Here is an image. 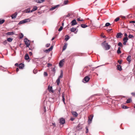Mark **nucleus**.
I'll return each mask as SVG.
<instances>
[{
  "label": "nucleus",
  "instance_id": "nucleus-1",
  "mask_svg": "<svg viewBox=\"0 0 135 135\" xmlns=\"http://www.w3.org/2000/svg\"><path fill=\"white\" fill-rule=\"evenodd\" d=\"M24 41L25 42L26 47H28L30 45V42L29 40L26 38L24 39Z\"/></svg>",
  "mask_w": 135,
  "mask_h": 135
},
{
  "label": "nucleus",
  "instance_id": "nucleus-2",
  "mask_svg": "<svg viewBox=\"0 0 135 135\" xmlns=\"http://www.w3.org/2000/svg\"><path fill=\"white\" fill-rule=\"evenodd\" d=\"M90 78L88 76H86L83 79V82L84 83L88 82L90 80Z\"/></svg>",
  "mask_w": 135,
  "mask_h": 135
},
{
  "label": "nucleus",
  "instance_id": "nucleus-3",
  "mask_svg": "<svg viewBox=\"0 0 135 135\" xmlns=\"http://www.w3.org/2000/svg\"><path fill=\"white\" fill-rule=\"evenodd\" d=\"M93 116V115H91L89 117H88V122L89 124H90L91 122Z\"/></svg>",
  "mask_w": 135,
  "mask_h": 135
},
{
  "label": "nucleus",
  "instance_id": "nucleus-4",
  "mask_svg": "<svg viewBox=\"0 0 135 135\" xmlns=\"http://www.w3.org/2000/svg\"><path fill=\"white\" fill-rule=\"evenodd\" d=\"M59 122L61 124H64L65 122V119L63 118H60L59 119Z\"/></svg>",
  "mask_w": 135,
  "mask_h": 135
},
{
  "label": "nucleus",
  "instance_id": "nucleus-5",
  "mask_svg": "<svg viewBox=\"0 0 135 135\" xmlns=\"http://www.w3.org/2000/svg\"><path fill=\"white\" fill-rule=\"evenodd\" d=\"M76 28H72L71 30L70 31L72 32H74L75 34L77 33L78 32V31H76Z\"/></svg>",
  "mask_w": 135,
  "mask_h": 135
},
{
  "label": "nucleus",
  "instance_id": "nucleus-6",
  "mask_svg": "<svg viewBox=\"0 0 135 135\" xmlns=\"http://www.w3.org/2000/svg\"><path fill=\"white\" fill-rule=\"evenodd\" d=\"M53 47L52 46H51L48 49L44 51V52L46 53H47L50 51H51L53 49Z\"/></svg>",
  "mask_w": 135,
  "mask_h": 135
},
{
  "label": "nucleus",
  "instance_id": "nucleus-7",
  "mask_svg": "<svg viewBox=\"0 0 135 135\" xmlns=\"http://www.w3.org/2000/svg\"><path fill=\"white\" fill-rule=\"evenodd\" d=\"M48 89L49 92H51L52 93H54V91L52 90V86H50V85L48 86Z\"/></svg>",
  "mask_w": 135,
  "mask_h": 135
},
{
  "label": "nucleus",
  "instance_id": "nucleus-8",
  "mask_svg": "<svg viewBox=\"0 0 135 135\" xmlns=\"http://www.w3.org/2000/svg\"><path fill=\"white\" fill-rule=\"evenodd\" d=\"M64 62V59L61 60L60 62L59 65L60 67H62L63 65V62Z\"/></svg>",
  "mask_w": 135,
  "mask_h": 135
},
{
  "label": "nucleus",
  "instance_id": "nucleus-9",
  "mask_svg": "<svg viewBox=\"0 0 135 135\" xmlns=\"http://www.w3.org/2000/svg\"><path fill=\"white\" fill-rule=\"evenodd\" d=\"M71 26H73L77 24V22L75 20H73L71 22Z\"/></svg>",
  "mask_w": 135,
  "mask_h": 135
},
{
  "label": "nucleus",
  "instance_id": "nucleus-10",
  "mask_svg": "<svg viewBox=\"0 0 135 135\" xmlns=\"http://www.w3.org/2000/svg\"><path fill=\"white\" fill-rule=\"evenodd\" d=\"M59 6V5H57L54 6L53 7L50 9V11L53 10L58 8Z\"/></svg>",
  "mask_w": 135,
  "mask_h": 135
},
{
  "label": "nucleus",
  "instance_id": "nucleus-11",
  "mask_svg": "<svg viewBox=\"0 0 135 135\" xmlns=\"http://www.w3.org/2000/svg\"><path fill=\"white\" fill-rule=\"evenodd\" d=\"M71 113L75 117H77L78 115V114L76 112L74 111L71 112Z\"/></svg>",
  "mask_w": 135,
  "mask_h": 135
},
{
  "label": "nucleus",
  "instance_id": "nucleus-12",
  "mask_svg": "<svg viewBox=\"0 0 135 135\" xmlns=\"http://www.w3.org/2000/svg\"><path fill=\"white\" fill-rule=\"evenodd\" d=\"M122 35V34L121 33H118L117 34L116 36V37L118 38H121L122 37L121 36Z\"/></svg>",
  "mask_w": 135,
  "mask_h": 135
},
{
  "label": "nucleus",
  "instance_id": "nucleus-13",
  "mask_svg": "<svg viewBox=\"0 0 135 135\" xmlns=\"http://www.w3.org/2000/svg\"><path fill=\"white\" fill-rule=\"evenodd\" d=\"M17 15V13H15L14 14L11 16L12 19H14L16 18Z\"/></svg>",
  "mask_w": 135,
  "mask_h": 135
},
{
  "label": "nucleus",
  "instance_id": "nucleus-14",
  "mask_svg": "<svg viewBox=\"0 0 135 135\" xmlns=\"http://www.w3.org/2000/svg\"><path fill=\"white\" fill-rule=\"evenodd\" d=\"M105 50H107L110 49V46L108 44V43H107L106 45L105 46Z\"/></svg>",
  "mask_w": 135,
  "mask_h": 135
},
{
  "label": "nucleus",
  "instance_id": "nucleus-15",
  "mask_svg": "<svg viewBox=\"0 0 135 135\" xmlns=\"http://www.w3.org/2000/svg\"><path fill=\"white\" fill-rule=\"evenodd\" d=\"M127 61L129 63L131 61V56H128L127 58Z\"/></svg>",
  "mask_w": 135,
  "mask_h": 135
},
{
  "label": "nucleus",
  "instance_id": "nucleus-16",
  "mask_svg": "<svg viewBox=\"0 0 135 135\" xmlns=\"http://www.w3.org/2000/svg\"><path fill=\"white\" fill-rule=\"evenodd\" d=\"M127 38H124L123 39V40L124 41V42L123 43V44L124 45H125L126 44V43L127 42V40H128L126 39Z\"/></svg>",
  "mask_w": 135,
  "mask_h": 135
},
{
  "label": "nucleus",
  "instance_id": "nucleus-17",
  "mask_svg": "<svg viewBox=\"0 0 135 135\" xmlns=\"http://www.w3.org/2000/svg\"><path fill=\"white\" fill-rule=\"evenodd\" d=\"M117 69L118 70L121 71L122 70V67L121 65H117Z\"/></svg>",
  "mask_w": 135,
  "mask_h": 135
},
{
  "label": "nucleus",
  "instance_id": "nucleus-18",
  "mask_svg": "<svg viewBox=\"0 0 135 135\" xmlns=\"http://www.w3.org/2000/svg\"><path fill=\"white\" fill-rule=\"evenodd\" d=\"M18 66L20 69H22L24 67V65L23 64L21 63Z\"/></svg>",
  "mask_w": 135,
  "mask_h": 135
},
{
  "label": "nucleus",
  "instance_id": "nucleus-19",
  "mask_svg": "<svg viewBox=\"0 0 135 135\" xmlns=\"http://www.w3.org/2000/svg\"><path fill=\"white\" fill-rule=\"evenodd\" d=\"M64 95H65V94L63 92L62 93V100L64 102V104H65V98H64Z\"/></svg>",
  "mask_w": 135,
  "mask_h": 135
},
{
  "label": "nucleus",
  "instance_id": "nucleus-20",
  "mask_svg": "<svg viewBox=\"0 0 135 135\" xmlns=\"http://www.w3.org/2000/svg\"><path fill=\"white\" fill-rule=\"evenodd\" d=\"M29 59V57L28 55L27 54H26L25 56V59L26 60H28Z\"/></svg>",
  "mask_w": 135,
  "mask_h": 135
},
{
  "label": "nucleus",
  "instance_id": "nucleus-21",
  "mask_svg": "<svg viewBox=\"0 0 135 135\" xmlns=\"http://www.w3.org/2000/svg\"><path fill=\"white\" fill-rule=\"evenodd\" d=\"M63 73L62 70H61V73L60 74V75L59 77L58 78H59L60 79V78H62L63 76Z\"/></svg>",
  "mask_w": 135,
  "mask_h": 135
},
{
  "label": "nucleus",
  "instance_id": "nucleus-22",
  "mask_svg": "<svg viewBox=\"0 0 135 135\" xmlns=\"http://www.w3.org/2000/svg\"><path fill=\"white\" fill-rule=\"evenodd\" d=\"M37 7L36 6H34L33 7V9L31 10V12H33L34 11L37 10Z\"/></svg>",
  "mask_w": 135,
  "mask_h": 135
},
{
  "label": "nucleus",
  "instance_id": "nucleus-23",
  "mask_svg": "<svg viewBox=\"0 0 135 135\" xmlns=\"http://www.w3.org/2000/svg\"><path fill=\"white\" fill-rule=\"evenodd\" d=\"M67 45H68V44L67 43H65V45L63 47V51L64 50L66 49L67 47Z\"/></svg>",
  "mask_w": 135,
  "mask_h": 135
},
{
  "label": "nucleus",
  "instance_id": "nucleus-24",
  "mask_svg": "<svg viewBox=\"0 0 135 135\" xmlns=\"http://www.w3.org/2000/svg\"><path fill=\"white\" fill-rule=\"evenodd\" d=\"M7 35H12L14 34V33L13 32H8L6 33Z\"/></svg>",
  "mask_w": 135,
  "mask_h": 135
},
{
  "label": "nucleus",
  "instance_id": "nucleus-25",
  "mask_svg": "<svg viewBox=\"0 0 135 135\" xmlns=\"http://www.w3.org/2000/svg\"><path fill=\"white\" fill-rule=\"evenodd\" d=\"M5 22V20L4 19H0V25L3 23Z\"/></svg>",
  "mask_w": 135,
  "mask_h": 135
},
{
  "label": "nucleus",
  "instance_id": "nucleus-26",
  "mask_svg": "<svg viewBox=\"0 0 135 135\" xmlns=\"http://www.w3.org/2000/svg\"><path fill=\"white\" fill-rule=\"evenodd\" d=\"M120 47H118V49L117 52V53L118 54H120L121 53V52L120 50Z\"/></svg>",
  "mask_w": 135,
  "mask_h": 135
},
{
  "label": "nucleus",
  "instance_id": "nucleus-27",
  "mask_svg": "<svg viewBox=\"0 0 135 135\" xmlns=\"http://www.w3.org/2000/svg\"><path fill=\"white\" fill-rule=\"evenodd\" d=\"M19 36L20 38H22L23 37V34L21 33H20L19 35Z\"/></svg>",
  "mask_w": 135,
  "mask_h": 135
},
{
  "label": "nucleus",
  "instance_id": "nucleus-28",
  "mask_svg": "<svg viewBox=\"0 0 135 135\" xmlns=\"http://www.w3.org/2000/svg\"><path fill=\"white\" fill-rule=\"evenodd\" d=\"M44 0H37L36 2L38 3H41L44 1Z\"/></svg>",
  "mask_w": 135,
  "mask_h": 135
},
{
  "label": "nucleus",
  "instance_id": "nucleus-29",
  "mask_svg": "<svg viewBox=\"0 0 135 135\" xmlns=\"http://www.w3.org/2000/svg\"><path fill=\"white\" fill-rule=\"evenodd\" d=\"M56 82L57 83V85H59L60 83V79L59 78H58V79L56 80Z\"/></svg>",
  "mask_w": 135,
  "mask_h": 135
},
{
  "label": "nucleus",
  "instance_id": "nucleus-30",
  "mask_svg": "<svg viewBox=\"0 0 135 135\" xmlns=\"http://www.w3.org/2000/svg\"><path fill=\"white\" fill-rule=\"evenodd\" d=\"M132 101V100L131 98L128 99L126 103H130Z\"/></svg>",
  "mask_w": 135,
  "mask_h": 135
},
{
  "label": "nucleus",
  "instance_id": "nucleus-31",
  "mask_svg": "<svg viewBox=\"0 0 135 135\" xmlns=\"http://www.w3.org/2000/svg\"><path fill=\"white\" fill-rule=\"evenodd\" d=\"M81 27L83 28H85L88 27V26L85 24H81Z\"/></svg>",
  "mask_w": 135,
  "mask_h": 135
},
{
  "label": "nucleus",
  "instance_id": "nucleus-32",
  "mask_svg": "<svg viewBox=\"0 0 135 135\" xmlns=\"http://www.w3.org/2000/svg\"><path fill=\"white\" fill-rule=\"evenodd\" d=\"M13 39L12 38H7V41L9 42H11L12 41Z\"/></svg>",
  "mask_w": 135,
  "mask_h": 135
},
{
  "label": "nucleus",
  "instance_id": "nucleus-33",
  "mask_svg": "<svg viewBox=\"0 0 135 135\" xmlns=\"http://www.w3.org/2000/svg\"><path fill=\"white\" fill-rule=\"evenodd\" d=\"M30 8H27L25 10V11L26 13H29L30 12Z\"/></svg>",
  "mask_w": 135,
  "mask_h": 135
},
{
  "label": "nucleus",
  "instance_id": "nucleus-34",
  "mask_svg": "<svg viewBox=\"0 0 135 135\" xmlns=\"http://www.w3.org/2000/svg\"><path fill=\"white\" fill-rule=\"evenodd\" d=\"M65 40L66 41L68 40L69 38V36L68 35L66 36H65Z\"/></svg>",
  "mask_w": 135,
  "mask_h": 135
},
{
  "label": "nucleus",
  "instance_id": "nucleus-35",
  "mask_svg": "<svg viewBox=\"0 0 135 135\" xmlns=\"http://www.w3.org/2000/svg\"><path fill=\"white\" fill-rule=\"evenodd\" d=\"M122 107L124 109H127L128 108V107H127L126 106L124 105H122Z\"/></svg>",
  "mask_w": 135,
  "mask_h": 135
},
{
  "label": "nucleus",
  "instance_id": "nucleus-36",
  "mask_svg": "<svg viewBox=\"0 0 135 135\" xmlns=\"http://www.w3.org/2000/svg\"><path fill=\"white\" fill-rule=\"evenodd\" d=\"M24 21L25 23L27 22L28 21H30V20L29 19H25L24 20Z\"/></svg>",
  "mask_w": 135,
  "mask_h": 135
},
{
  "label": "nucleus",
  "instance_id": "nucleus-37",
  "mask_svg": "<svg viewBox=\"0 0 135 135\" xmlns=\"http://www.w3.org/2000/svg\"><path fill=\"white\" fill-rule=\"evenodd\" d=\"M68 2V0H66L64 1V5L67 4Z\"/></svg>",
  "mask_w": 135,
  "mask_h": 135
},
{
  "label": "nucleus",
  "instance_id": "nucleus-38",
  "mask_svg": "<svg viewBox=\"0 0 135 135\" xmlns=\"http://www.w3.org/2000/svg\"><path fill=\"white\" fill-rule=\"evenodd\" d=\"M110 25V24L109 23H107L105 25V26L108 27Z\"/></svg>",
  "mask_w": 135,
  "mask_h": 135
},
{
  "label": "nucleus",
  "instance_id": "nucleus-39",
  "mask_svg": "<svg viewBox=\"0 0 135 135\" xmlns=\"http://www.w3.org/2000/svg\"><path fill=\"white\" fill-rule=\"evenodd\" d=\"M118 45L120 47H122L123 45L120 42H119L118 44Z\"/></svg>",
  "mask_w": 135,
  "mask_h": 135
},
{
  "label": "nucleus",
  "instance_id": "nucleus-40",
  "mask_svg": "<svg viewBox=\"0 0 135 135\" xmlns=\"http://www.w3.org/2000/svg\"><path fill=\"white\" fill-rule=\"evenodd\" d=\"M25 23V22H24V20H22V21H20L19 23V24H22V23Z\"/></svg>",
  "mask_w": 135,
  "mask_h": 135
},
{
  "label": "nucleus",
  "instance_id": "nucleus-41",
  "mask_svg": "<svg viewBox=\"0 0 135 135\" xmlns=\"http://www.w3.org/2000/svg\"><path fill=\"white\" fill-rule=\"evenodd\" d=\"M44 74L45 76H47L48 75V74L46 72H44Z\"/></svg>",
  "mask_w": 135,
  "mask_h": 135
},
{
  "label": "nucleus",
  "instance_id": "nucleus-42",
  "mask_svg": "<svg viewBox=\"0 0 135 135\" xmlns=\"http://www.w3.org/2000/svg\"><path fill=\"white\" fill-rule=\"evenodd\" d=\"M77 20L78 21H83V20L82 19H80V18H78Z\"/></svg>",
  "mask_w": 135,
  "mask_h": 135
},
{
  "label": "nucleus",
  "instance_id": "nucleus-43",
  "mask_svg": "<svg viewBox=\"0 0 135 135\" xmlns=\"http://www.w3.org/2000/svg\"><path fill=\"white\" fill-rule=\"evenodd\" d=\"M63 29V27L62 26H61L60 28L59 29L58 31H61Z\"/></svg>",
  "mask_w": 135,
  "mask_h": 135
},
{
  "label": "nucleus",
  "instance_id": "nucleus-44",
  "mask_svg": "<svg viewBox=\"0 0 135 135\" xmlns=\"http://www.w3.org/2000/svg\"><path fill=\"white\" fill-rule=\"evenodd\" d=\"M119 17H118L116 18L115 20L114 21L115 22H117L118 21H119Z\"/></svg>",
  "mask_w": 135,
  "mask_h": 135
},
{
  "label": "nucleus",
  "instance_id": "nucleus-45",
  "mask_svg": "<svg viewBox=\"0 0 135 135\" xmlns=\"http://www.w3.org/2000/svg\"><path fill=\"white\" fill-rule=\"evenodd\" d=\"M7 43V41L6 40H5L3 42V44L4 45H6Z\"/></svg>",
  "mask_w": 135,
  "mask_h": 135
},
{
  "label": "nucleus",
  "instance_id": "nucleus-46",
  "mask_svg": "<svg viewBox=\"0 0 135 135\" xmlns=\"http://www.w3.org/2000/svg\"><path fill=\"white\" fill-rule=\"evenodd\" d=\"M124 36H125V37H124V38H127L126 39L128 40V38L127 37V35L126 33H125L124 35Z\"/></svg>",
  "mask_w": 135,
  "mask_h": 135
},
{
  "label": "nucleus",
  "instance_id": "nucleus-47",
  "mask_svg": "<svg viewBox=\"0 0 135 135\" xmlns=\"http://www.w3.org/2000/svg\"><path fill=\"white\" fill-rule=\"evenodd\" d=\"M133 37V35H131V34H129L128 36V37L129 38H131Z\"/></svg>",
  "mask_w": 135,
  "mask_h": 135
},
{
  "label": "nucleus",
  "instance_id": "nucleus-48",
  "mask_svg": "<svg viewBox=\"0 0 135 135\" xmlns=\"http://www.w3.org/2000/svg\"><path fill=\"white\" fill-rule=\"evenodd\" d=\"M86 129V133H87L88 131V128L87 127H86L85 128Z\"/></svg>",
  "mask_w": 135,
  "mask_h": 135
},
{
  "label": "nucleus",
  "instance_id": "nucleus-49",
  "mask_svg": "<svg viewBox=\"0 0 135 135\" xmlns=\"http://www.w3.org/2000/svg\"><path fill=\"white\" fill-rule=\"evenodd\" d=\"M50 44H46V47H49L50 46Z\"/></svg>",
  "mask_w": 135,
  "mask_h": 135
},
{
  "label": "nucleus",
  "instance_id": "nucleus-50",
  "mask_svg": "<svg viewBox=\"0 0 135 135\" xmlns=\"http://www.w3.org/2000/svg\"><path fill=\"white\" fill-rule=\"evenodd\" d=\"M131 94L132 95V96H134L135 97V92L132 93H131Z\"/></svg>",
  "mask_w": 135,
  "mask_h": 135
},
{
  "label": "nucleus",
  "instance_id": "nucleus-51",
  "mask_svg": "<svg viewBox=\"0 0 135 135\" xmlns=\"http://www.w3.org/2000/svg\"><path fill=\"white\" fill-rule=\"evenodd\" d=\"M60 90H61V88H59V89L58 90L59 92V95H60Z\"/></svg>",
  "mask_w": 135,
  "mask_h": 135
},
{
  "label": "nucleus",
  "instance_id": "nucleus-52",
  "mask_svg": "<svg viewBox=\"0 0 135 135\" xmlns=\"http://www.w3.org/2000/svg\"><path fill=\"white\" fill-rule=\"evenodd\" d=\"M112 30V29H108V30H107V32H109L110 31Z\"/></svg>",
  "mask_w": 135,
  "mask_h": 135
},
{
  "label": "nucleus",
  "instance_id": "nucleus-53",
  "mask_svg": "<svg viewBox=\"0 0 135 135\" xmlns=\"http://www.w3.org/2000/svg\"><path fill=\"white\" fill-rule=\"evenodd\" d=\"M52 71L54 72V73L55 74V68H54L52 70Z\"/></svg>",
  "mask_w": 135,
  "mask_h": 135
},
{
  "label": "nucleus",
  "instance_id": "nucleus-54",
  "mask_svg": "<svg viewBox=\"0 0 135 135\" xmlns=\"http://www.w3.org/2000/svg\"><path fill=\"white\" fill-rule=\"evenodd\" d=\"M118 62L119 63V64H121L122 63V61H120L119 60H118Z\"/></svg>",
  "mask_w": 135,
  "mask_h": 135
},
{
  "label": "nucleus",
  "instance_id": "nucleus-55",
  "mask_svg": "<svg viewBox=\"0 0 135 135\" xmlns=\"http://www.w3.org/2000/svg\"><path fill=\"white\" fill-rule=\"evenodd\" d=\"M47 65L48 67H49L50 66H51L52 65V64L50 63H48Z\"/></svg>",
  "mask_w": 135,
  "mask_h": 135
},
{
  "label": "nucleus",
  "instance_id": "nucleus-56",
  "mask_svg": "<svg viewBox=\"0 0 135 135\" xmlns=\"http://www.w3.org/2000/svg\"><path fill=\"white\" fill-rule=\"evenodd\" d=\"M74 119V118H71L70 119V120L71 121H73Z\"/></svg>",
  "mask_w": 135,
  "mask_h": 135
},
{
  "label": "nucleus",
  "instance_id": "nucleus-57",
  "mask_svg": "<svg viewBox=\"0 0 135 135\" xmlns=\"http://www.w3.org/2000/svg\"><path fill=\"white\" fill-rule=\"evenodd\" d=\"M19 70V69L18 68H17L16 69V71L17 72Z\"/></svg>",
  "mask_w": 135,
  "mask_h": 135
},
{
  "label": "nucleus",
  "instance_id": "nucleus-58",
  "mask_svg": "<svg viewBox=\"0 0 135 135\" xmlns=\"http://www.w3.org/2000/svg\"><path fill=\"white\" fill-rule=\"evenodd\" d=\"M30 55H32V52H30L29 53Z\"/></svg>",
  "mask_w": 135,
  "mask_h": 135
},
{
  "label": "nucleus",
  "instance_id": "nucleus-59",
  "mask_svg": "<svg viewBox=\"0 0 135 135\" xmlns=\"http://www.w3.org/2000/svg\"><path fill=\"white\" fill-rule=\"evenodd\" d=\"M130 23H135V21H131L130 22Z\"/></svg>",
  "mask_w": 135,
  "mask_h": 135
},
{
  "label": "nucleus",
  "instance_id": "nucleus-60",
  "mask_svg": "<svg viewBox=\"0 0 135 135\" xmlns=\"http://www.w3.org/2000/svg\"><path fill=\"white\" fill-rule=\"evenodd\" d=\"M55 37H53L52 39H51V40L52 41L53 40H54V39L55 38Z\"/></svg>",
  "mask_w": 135,
  "mask_h": 135
},
{
  "label": "nucleus",
  "instance_id": "nucleus-61",
  "mask_svg": "<svg viewBox=\"0 0 135 135\" xmlns=\"http://www.w3.org/2000/svg\"><path fill=\"white\" fill-rule=\"evenodd\" d=\"M120 17H122V18H125V17L124 16H121Z\"/></svg>",
  "mask_w": 135,
  "mask_h": 135
},
{
  "label": "nucleus",
  "instance_id": "nucleus-62",
  "mask_svg": "<svg viewBox=\"0 0 135 135\" xmlns=\"http://www.w3.org/2000/svg\"><path fill=\"white\" fill-rule=\"evenodd\" d=\"M15 65L16 66H18V64L17 63H16L15 64Z\"/></svg>",
  "mask_w": 135,
  "mask_h": 135
},
{
  "label": "nucleus",
  "instance_id": "nucleus-63",
  "mask_svg": "<svg viewBox=\"0 0 135 135\" xmlns=\"http://www.w3.org/2000/svg\"><path fill=\"white\" fill-rule=\"evenodd\" d=\"M70 16V15L68 14L67 16V17H69Z\"/></svg>",
  "mask_w": 135,
  "mask_h": 135
},
{
  "label": "nucleus",
  "instance_id": "nucleus-64",
  "mask_svg": "<svg viewBox=\"0 0 135 135\" xmlns=\"http://www.w3.org/2000/svg\"><path fill=\"white\" fill-rule=\"evenodd\" d=\"M33 73L34 74H36V73L35 72V71L34 70L33 71Z\"/></svg>",
  "mask_w": 135,
  "mask_h": 135
}]
</instances>
